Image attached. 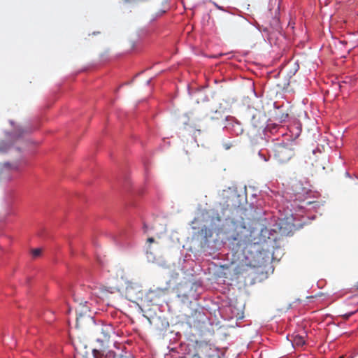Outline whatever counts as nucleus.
I'll return each instance as SVG.
<instances>
[{
    "instance_id": "obj_2",
    "label": "nucleus",
    "mask_w": 358,
    "mask_h": 358,
    "mask_svg": "<svg viewBox=\"0 0 358 358\" xmlns=\"http://www.w3.org/2000/svg\"><path fill=\"white\" fill-rule=\"evenodd\" d=\"M189 349V358H220L215 348L203 341H196Z\"/></svg>"
},
{
    "instance_id": "obj_7",
    "label": "nucleus",
    "mask_w": 358,
    "mask_h": 358,
    "mask_svg": "<svg viewBox=\"0 0 358 358\" xmlns=\"http://www.w3.org/2000/svg\"><path fill=\"white\" fill-rule=\"evenodd\" d=\"M94 319L89 315L80 313L76 318V327L81 328L87 324H93Z\"/></svg>"
},
{
    "instance_id": "obj_17",
    "label": "nucleus",
    "mask_w": 358,
    "mask_h": 358,
    "mask_svg": "<svg viewBox=\"0 0 358 358\" xmlns=\"http://www.w3.org/2000/svg\"><path fill=\"white\" fill-rule=\"evenodd\" d=\"M217 219L218 221H220V217L219 216H217Z\"/></svg>"
},
{
    "instance_id": "obj_14",
    "label": "nucleus",
    "mask_w": 358,
    "mask_h": 358,
    "mask_svg": "<svg viewBox=\"0 0 358 358\" xmlns=\"http://www.w3.org/2000/svg\"><path fill=\"white\" fill-rule=\"evenodd\" d=\"M288 117V114H282L280 117L282 121H285V120Z\"/></svg>"
},
{
    "instance_id": "obj_12",
    "label": "nucleus",
    "mask_w": 358,
    "mask_h": 358,
    "mask_svg": "<svg viewBox=\"0 0 358 358\" xmlns=\"http://www.w3.org/2000/svg\"><path fill=\"white\" fill-rule=\"evenodd\" d=\"M289 85V83H284L283 85H282L281 84H278V86L281 88L283 91H287L288 90V87Z\"/></svg>"
},
{
    "instance_id": "obj_15",
    "label": "nucleus",
    "mask_w": 358,
    "mask_h": 358,
    "mask_svg": "<svg viewBox=\"0 0 358 358\" xmlns=\"http://www.w3.org/2000/svg\"><path fill=\"white\" fill-rule=\"evenodd\" d=\"M149 250H150V246H148V248L147 253L150 252V254H152V252L149 251Z\"/></svg>"
},
{
    "instance_id": "obj_5",
    "label": "nucleus",
    "mask_w": 358,
    "mask_h": 358,
    "mask_svg": "<svg viewBox=\"0 0 358 358\" xmlns=\"http://www.w3.org/2000/svg\"><path fill=\"white\" fill-rule=\"evenodd\" d=\"M127 299L132 302L141 300L143 297V292L140 285L137 283L128 282L125 289Z\"/></svg>"
},
{
    "instance_id": "obj_9",
    "label": "nucleus",
    "mask_w": 358,
    "mask_h": 358,
    "mask_svg": "<svg viewBox=\"0 0 358 358\" xmlns=\"http://www.w3.org/2000/svg\"><path fill=\"white\" fill-rule=\"evenodd\" d=\"M294 347H303L306 344L305 336L301 335H295L292 341Z\"/></svg>"
},
{
    "instance_id": "obj_4",
    "label": "nucleus",
    "mask_w": 358,
    "mask_h": 358,
    "mask_svg": "<svg viewBox=\"0 0 358 358\" xmlns=\"http://www.w3.org/2000/svg\"><path fill=\"white\" fill-rule=\"evenodd\" d=\"M260 260L259 254L254 255L250 253L249 255H245V262L240 263L236 268L237 274H243L247 271L248 268H257L259 267Z\"/></svg>"
},
{
    "instance_id": "obj_16",
    "label": "nucleus",
    "mask_w": 358,
    "mask_h": 358,
    "mask_svg": "<svg viewBox=\"0 0 358 358\" xmlns=\"http://www.w3.org/2000/svg\"><path fill=\"white\" fill-rule=\"evenodd\" d=\"M352 314H353V313H350L349 315H347V317H348L349 316L352 315Z\"/></svg>"
},
{
    "instance_id": "obj_6",
    "label": "nucleus",
    "mask_w": 358,
    "mask_h": 358,
    "mask_svg": "<svg viewBox=\"0 0 358 358\" xmlns=\"http://www.w3.org/2000/svg\"><path fill=\"white\" fill-rule=\"evenodd\" d=\"M294 190L297 192L296 199L301 201V208H305L313 203L311 201L306 200V195L308 193V191L306 188L302 186L301 187L299 184H296Z\"/></svg>"
},
{
    "instance_id": "obj_10",
    "label": "nucleus",
    "mask_w": 358,
    "mask_h": 358,
    "mask_svg": "<svg viewBox=\"0 0 358 358\" xmlns=\"http://www.w3.org/2000/svg\"><path fill=\"white\" fill-rule=\"evenodd\" d=\"M42 249L41 248H35L31 250L32 257L36 259L42 255Z\"/></svg>"
},
{
    "instance_id": "obj_11",
    "label": "nucleus",
    "mask_w": 358,
    "mask_h": 358,
    "mask_svg": "<svg viewBox=\"0 0 358 358\" xmlns=\"http://www.w3.org/2000/svg\"><path fill=\"white\" fill-rule=\"evenodd\" d=\"M9 148L10 145L6 143L3 142L0 144V152H6L9 150Z\"/></svg>"
},
{
    "instance_id": "obj_19",
    "label": "nucleus",
    "mask_w": 358,
    "mask_h": 358,
    "mask_svg": "<svg viewBox=\"0 0 358 358\" xmlns=\"http://www.w3.org/2000/svg\"><path fill=\"white\" fill-rule=\"evenodd\" d=\"M357 289H358V285H357Z\"/></svg>"
},
{
    "instance_id": "obj_1",
    "label": "nucleus",
    "mask_w": 358,
    "mask_h": 358,
    "mask_svg": "<svg viewBox=\"0 0 358 358\" xmlns=\"http://www.w3.org/2000/svg\"><path fill=\"white\" fill-rule=\"evenodd\" d=\"M229 227V229L226 231L229 240L237 241V245L243 246L245 250L250 251L252 248L256 252L259 250V245L262 238L259 230H250L245 225L234 222H231Z\"/></svg>"
},
{
    "instance_id": "obj_13",
    "label": "nucleus",
    "mask_w": 358,
    "mask_h": 358,
    "mask_svg": "<svg viewBox=\"0 0 358 358\" xmlns=\"http://www.w3.org/2000/svg\"><path fill=\"white\" fill-rule=\"evenodd\" d=\"M155 241L154 238H152V237H150V238H148V240H147V242H148V243H150H150H154Z\"/></svg>"
},
{
    "instance_id": "obj_3",
    "label": "nucleus",
    "mask_w": 358,
    "mask_h": 358,
    "mask_svg": "<svg viewBox=\"0 0 358 358\" xmlns=\"http://www.w3.org/2000/svg\"><path fill=\"white\" fill-rule=\"evenodd\" d=\"M294 155V149L291 144L278 143L273 147V157L280 164L287 163Z\"/></svg>"
},
{
    "instance_id": "obj_8",
    "label": "nucleus",
    "mask_w": 358,
    "mask_h": 358,
    "mask_svg": "<svg viewBox=\"0 0 358 358\" xmlns=\"http://www.w3.org/2000/svg\"><path fill=\"white\" fill-rule=\"evenodd\" d=\"M102 336L99 338L101 341H107L110 336L112 332V327L110 325H102L99 329Z\"/></svg>"
},
{
    "instance_id": "obj_18",
    "label": "nucleus",
    "mask_w": 358,
    "mask_h": 358,
    "mask_svg": "<svg viewBox=\"0 0 358 358\" xmlns=\"http://www.w3.org/2000/svg\"><path fill=\"white\" fill-rule=\"evenodd\" d=\"M150 82V80H148V81H147V84H148V85H149Z\"/></svg>"
}]
</instances>
